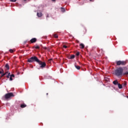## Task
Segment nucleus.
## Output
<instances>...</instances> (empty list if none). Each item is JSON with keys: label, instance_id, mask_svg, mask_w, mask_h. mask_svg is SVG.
Instances as JSON below:
<instances>
[{"label": "nucleus", "instance_id": "f257e3e1", "mask_svg": "<svg viewBox=\"0 0 128 128\" xmlns=\"http://www.w3.org/2000/svg\"><path fill=\"white\" fill-rule=\"evenodd\" d=\"M122 72H124V69L120 67L114 70V74L118 78H122Z\"/></svg>", "mask_w": 128, "mask_h": 128}, {"label": "nucleus", "instance_id": "f03ea898", "mask_svg": "<svg viewBox=\"0 0 128 128\" xmlns=\"http://www.w3.org/2000/svg\"><path fill=\"white\" fill-rule=\"evenodd\" d=\"M36 62H38V64H40V68H46V62H42L40 60H38H38L36 61Z\"/></svg>", "mask_w": 128, "mask_h": 128}, {"label": "nucleus", "instance_id": "7ed1b4c3", "mask_svg": "<svg viewBox=\"0 0 128 128\" xmlns=\"http://www.w3.org/2000/svg\"><path fill=\"white\" fill-rule=\"evenodd\" d=\"M38 57L34 56H32L30 58H28V62H38Z\"/></svg>", "mask_w": 128, "mask_h": 128}, {"label": "nucleus", "instance_id": "20e7f679", "mask_svg": "<svg viewBox=\"0 0 128 128\" xmlns=\"http://www.w3.org/2000/svg\"><path fill=\"white\" fill-rule=\"evenodd\" d=\"M116 64L118 66H126V61L118 60L116 62Z\"/></svg>", "mask_w": 128, "mask_h": 128}, {"label": "nucleus", "instance_id": "39448f33", "mask_svg": "<svg viewBox=\"0 0 128 128\" xmlns=\"http://www.w3.org/2000/svg\"><path fill=\"white\" fill-rule=\"evenodd\" d=\"M11 96H14V94L12 92L8 93L5 95V98H10Z\"/></svg>", "mask_w": 128, "mask_h": 128}, {"label": "nucleus", "instance_id": "423d86ee", "mask_svg": "<svg viewBox=\"0 0 128 128\" xmlns=\"http://www.w3.org/2000/svg\"><path fill=\"white\" fill-rule=\"evenodd\" d=\"M31 44H34V42H36V38H32L30 40Z\"/></svg>", "mask_w": 128, "mask_h": 128}, {"label": "nucleus", "instance_id": "0eeeda50", "mask_svg": "<svg viewBox=\"0 0 128 128\" xmlns=\"http://www.w3.org/2000/svg\"><path fill=\"white\" fill-rule=\"evenodd\" d=\"M122 76H126L128 77V70H126V72H122Z\"/></svg>", "mask_w": 128, "mask_h": 128}, {"label": "nucleus", "instance_id": "6e6552de", "mask_svg": "<svg viewBox=\"0 0 128 128\" xmlns=\"http://www.w3.org/2000/svg\"><path fill=\"white\" fill-rule=\"evenodd\" d=\"M5 68L8 70H10V66L8 64H6L5 65Z\"/></svg>", "mask_w": 128, "mask_h": 128}, {"label": "nucleus", "instance_id": "1a4fd4ad", "mask_svg": "<svg viewBox=\"0 0 128 128\" xmlns=\"http://www.w3.org/2000/svg\"><path fill=\"white\" fill-rule=\"evenodd\" d=\"M37 16H38V18H40V17L42 16V13L38 12L37 13Z\"/></svg>", "mask_w": 128, "mask_h": 128}, {"label": "nucleus", "instance_id": "9d476101", "mask_svg": "<svg viewBox=\"0 0 128 128\" xmlns=\"http://www.w3.org/2000/svg\"><path fill=\"white\" fill-rule=\"evenodd\" d=\"M113 84L115 86H116V84H118V80H115L113 82Z\"/></svg>", "mask_w": 128, "mask_h": 128}, {"label": "nucleus", "instance_id": "9b49d317", "mask_svg": "<svg viewBox=\"0 0 128 128\" xmlns=\"http://www.w3.org/2000/svg\"><path fill=\"white\" fill-rule=\"evenodd\" d=\"M26 104H22L20 105V108H26Z\"/></svg>", "mask_w": 128, "mask_h": 128}, {"label": "nucleus", "instance_id": "f8f14e48", "mask_svg": "<svg viewBox=\"0 0 128 128\" xmlns=\"http://www.w3.org/2000/svg\"><path fill=\"white\" fill-rule=\"evenodd\" d=\"M122 86L124 88H126V82L124 81L122 84Z\"/></svg>", "mask_w": 128, "mask_h": 128}, {"label": "nucleus", "instance_id": "ddd939ff", "mask_svg": "<svg viewBox=\"0 0 128 128\" xmlns=\"http://www.w3.org/2000/svg\"><path fill=\"white\" fill-rule=\"evenodd\" d=\"M80 48H84V44H80Z\"/></svg>", "mask_w": 128, "mask_h": 128}, {"label": "nucleus", "instance_id": "4468645a", "mask_svg": "<svg viewBox=\"0 0 128 128\" xmlns=\"http://www.w3.org/2000/svg\"><path fill=\"white\" fill-rule=\"evenodd\" d=\"M118 88H122V85L120 84H118Z\"/></svg>", "mask_w": 128, "mask_h": 128}, {"label": "nucleus", "instance_id": "2eb2a0df", "mask_svg": "<svg viewBox=\"0 0 128 128\" xmlns=\"http://www.w3.org/2000/svg\"><path fill=\"white\" fill-rule=\"evenodd\" d=\"M75 68L77 70H80V66H76V64H75Z\"/></svg>", "mask_w": 128, "mask_h": 128}, {"label": "nucleus", "instance_id": "dca6fc26", "mask_svg": "<svg viewBox=\"0 0 128 128\" xmlns=\"http://www.w3.org/2000/svg\"><path fill=\"white\" fill-rule=\"evenodd\" d=\"M74 57H75L74 55H72L70 58V60H74Z\"/></svg>", "mask_w": 128, "mask_h": 128}, {"label": "nucleus", "instance_id": "f3484780", "mask_svg": "<svg viewBox=\"0 0 128 128\" xmlns=\"http://www.w3.org/2000/svg\"><path fill=\"white\" fill-rule=\"evenodd\" d=\"M0 70H1L0 72H2V74L4 73V69L0 68Z\"/></svg>", "mask_w": 128, "mask_h": 128}, {"label": "nucleus", "instance_id": "a211bd4d", "mask_svg": "<svg viewBox=\"0 0 128 128\" xmlns=\"http://www.w3.org/2000/svg\"><path fill=\"white\" fill-rule=\"evenodd\" d=\"M54 38H58V36L57 34H54Z\"/></svg>", "mask_w": 128, "mask_h": 128}, {"label": "nucleus", "instance_id": "6ab92c4d", "mask_svg": "<svg viewBox=\"0 0 128 128\" xmlns=\"http://www.w3.org/2000/svg\"><path fill=\"white\" fill-rule=\"evenodd\" d=\"M34 48L36 50H40V46H34Z\"/></svg>", "mask_w": 128, "mask_h": 128}, {"label": "nucleus", "instance_id": "aec40b11", "mask_svg": "<svg viewBox=\"0 0 128 128\" xmlns=\"http://www.w3.org/2000/svg\"><path fill=\"white\" fill-rule=\"evenodd\" d=\"M52 59L50 58L48 60V64H50L52 62Z\"/></svg>", "mask_w": 128, "mask_h": 128}, {"label": "nucleus", "instance_id": "412c9836", "mask_svg": "<svg viewBox=\"0 0 128 128\" xmlns=\"http://www.w3.org/2000/svg\"><path fill=\"white\" fill-rule=\"evenodd\" d=\"M9 52H11L12 54V52H14V50H12V49H10V50H9Z\"/></svg>", "mask_w": 128, "mask_h": 128}, {"label": "nucleus", "instance_id": "4be33fe9", "mask_svg": "<svg viewBox=\"0 0 128 128\" xmlns=\"http://www.w3.org/2000/svg\"><path fill=\"white\" fill-rule=\"evenodd\" d=\"M2 74L1 78H3V76H6V74H4V73H2V74Z\"/></svg>", "mask_w": 128, "mask_h": 128}, {"label": "nucleus", "instance_id": "5701e85b", "mask_svg": "<svg viewBox=\"0 0 128 128\" xmlns=\"http://www.w3.org/2000/svg\"><path fill=\"white\" fill-rule=\"evenodd\" d=\"M10 2H16V0H10Z\"/></svg>", "mask_w": 128, "mask_h": 128}, {"label": "nucleus", "instance_id": "b1692460", "mask_svg": "<svg viewBox=\"0 0 128 128\" xmlns=\"http://www.w3.org/2000/svg\"><path fill=\"white\" fill-rule=\"evenodd\" d=\"M63 48H68V46H66V45H64V46H63Z\"/></svg>", "mask_w": 128, "mask_h": 128}, {"label": "nucleus", "instance_id": "393cba45", "mask_svg": "<svg viewBox=\"0 0 128 128\" xmlns=\"http://www.w3.org/2000/svg\"><path fill=\"white\" fill-rule=\"evenodd\" d=\"M10 76H11V78H14V74H12Z\"/></svg>", "mask_w": 128, "mask_h": 128}, {"label": "nucleus", "instance_id": "a878e982", "mask_svg": "<svg viewBox=\"0 0 128 128\" xmlns=\"http://www.w3.org/2000/svg\"><path fill=\"white\" fill-rule=\"evenodd\" d=\"M76 56H80V52H77L76 53Z\"/></svg>", "mask_w": 128, "mask_h": 128}, {"label": "nucleus", "instance_id": "bb28decb", "mask_svg": "<svg viewBox=\"0 0 128 128\" xmlns=\"http://www.w3.org/2000/svg\"><path fill=\"white\" fill-rule=\"evenodd\" d=\"M12 80H13V79H12V76H10V80H11V81H12Z\"/></svg>", "mask_w": 128, "mask_h": 128}, {"label": "nucleus", "instance_id": "cd10ccee", "mask_svg": "<svg viewBox=\"0 0 128 128\" xmlns=\"http://www.w3.org/2000/svg\"><path fill=\"white\" fill-rule=\"evenodd\" d=\"M62 12H64V8H62Z\"/></svg>", "mask_w": 128, "mask_h": 128}, {"label": "nucleus", "instance_id": "c85d7f7f", "mask_svg": "<svg viewBox=\"0 0 128 128\" xmlns=\"http://www.w3.org/2000/svg\"><path fill=\"white\" fill-rule=\"evenodd\" d=\"M10 76H9V75H7L6 76V78H10Z\"/></svg>", "mask_w": 128, "mask_h": 128}, {"label": "nucleus", "instance_id": "c756f323", "mask_svg": "<svg viewBox=\"0 0 128 128\" xmlns=\"http://www.w3.org/2000/svg\"><path fill=\"white\" fill-rule=\"evenodd\" d=\"M46 18H48V14H46Z\"/></svg>", "mask_w": 128, "mask_h": 128}, {"label": "nucleus", "instance_id": "7c9ffc66", "mask_svg": "<svg viewBox=\"0 0 128 128\" xmlns=\"http://www.w3.org/2000/svg\"><path fill=\"white\" fill-rule=\"evenodd\" d=\"M8 76H10V72L8 73Z\"/></svg>", "mask_w": 128, "mask_h": 128}, {"label": "nucleus", "instance_id": "2f4dec72", "mask_svg": "<svg viewBox=\"0 0 128 128\" xmlns=\"http://www.w3.org/2000/svg\"><path fill=\"white\" fill-rule=\"evenodd\" d=\"M8 72H6L5 73H4V74H6H6H8Z\"/></svg>", "mask_w": 128, "mask_h": 128}, {"label": "nucleus", "instance_id": "473e14b6", "mask_svg": "<svg viewBox=\"0 0 128 128\" xmlns=\"http://www.w3.org/2000/svg\"><path fill=\"white\" fill-rule=\"evenodd\" d=\"M52 2H56V0H51Z\"/></svg>", "mask_w": 128, "mask_h": 128}, {"label": "nucleus", "instance_id": "72a5a7b5", "mask_svg": "<svg viewBox=\"0 0 128 128\" xmlns=\"http://www.w3.org/2000/svg\"><path fill=\"white\" fill-rule=\"evenodd\" d=\"M90 2H94V0H90Z\"/></svg>", "mask_w": 128, "mask_h": 128}, {"label": "nucleus", "instance_id": "f704fd0d", "mask_svg": "<svg viewBox=\"0 0 128 128\" xmlns=\"http://www.w3.org/2000/svg\"><path fill=\"white\" fill-rule=\"evenodd\" d=\"M0 74H2V72L0 71Z\"/></svg>", "mask_w": 128, "mask_h": 128}, {"label": "nucleus", "instance_id": "c9c22d12", "mask_svg": "<svg viewBox=\"0 0 128 128\" xmlns=\"http://www.w3.org/2000/svg\"><path fill=\"white\" fill-rule=\"evenodd\" d=\"M48 93H47V94H46V96H48Z\"/></svg>", "mask_w": 128, "mask_h": 128}, {"label": "nucleus", "instance_id": "e433bc0d", "mask_svg": "<svg viewBox=\"0 0 128 128\" xmlns=\"http://www.w3.org/2000/svg\"><path fill=\"white\" fill-rule=\"evenodd\" d=\"M24 0V2H26V0Z\"/></svg>", "mask_w": 128, "mask_h": 128}]
</instances>
